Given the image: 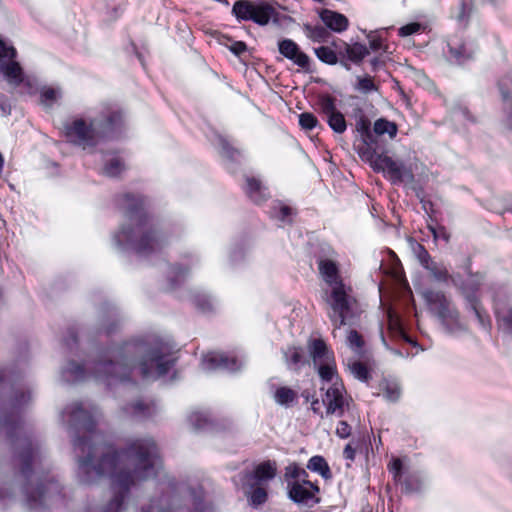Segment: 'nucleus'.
Returning <instances> with one entry per match:
<instances>
[{
  "label": "nucleus",
  "mask_w": 512,
  "mask_h": 512,
  "mask_svg": "<svg viewBox=\"0 0 512 512\" xmlns=\"http://www.w3.org/2000/svg\"><path fill=\"white\" fill-rule=\"evenodd\" d=\"M96 410L82 403H73L62 412V420L90 434L88 439L74 440L78 457L77 475L82 483L90 484L102 477L110 480V499L92 512H124L130 491L139 483L157 478L159 498L152 499L141 512H212L203 503V490L190 489L177 484L162 467L158 448L152 438H136L123 451L98 443L99 434L94 432Z\"/></svg>",
  "instance_id": "obj_1"
},
{
  "label": "nucleus",
  "mask_w": 512,
  "mask_h": 512,
  "mask_svg": "<svg viewBox=\"0 0 512 512\" xmlns=\"http://www.w3.org/2000/svg\"><path fill=\"white\" fill-rule=\"evenodd\" d=\"M18 454L21 464V475L26 481L23 487L26 505L33 510L58 504L61 499V488L54 477L40 471L42 453L38 446L27 439H19Z\"/></svg>",
  "instance_id": "obj_2"
},
{
  "label": "nucleus",
  "mask_w": 512,
  "mask_h": 512,
  "mask_svg": "<svg viewBox=\"0 0 512 512\" xmlns=\"http://www.w3.org/2000/svg\"><path fill=\"white\" fill-rule=\"evenodd\" d=\"M125 216L136 222V227L124 226L118 234V241L125 240L141 255L161 250L167 244V236L151 224L148 212L149 202L142 194L124 193L119 197Z\"/></svg>",
  "instance_id": "obj_3"
},
{
  "label": "nucleus",
  "mask_w": 512,
  "mask_h": 512,
  "mask_svg": "<svg viewBox=\"0 0 512 512\" xmlns=\"http://www.w3.org/2000/svg\"><path fill=\"white\" fill-rule=\"evenodd\" d=\"M175 354H142L137 367H129L124 362L102 360L95 365L91 373L108 386L118 383L124 385L134 373H138L144 380H156L159 378L173 379L175 377Z\"/></svg>",
  "instance_id": "obj_4"
},
{
  "label": "nucleus",
  "mask_w": 512,
  "mask_h": 512,
  "mask_svg": "<svg viewBox=\"0 0 512 512\" xmlns=\"http://www.w3.org/2000/svg\"><path fill=\"white\" fill-rule=\"evenodd\" d=\"M311 356L312 365L322 383L320 389L325 391L322 402L318 399L311 402V410L321 418L324 417V412L327 416L342 417L347 403L344 397L345 389L339 379L335 360L330 354H311Z\"/></svg>",
  "instance_id": "obj_5"
},
{
  "label": "nucleus",
  "mask_w": 512,
  "mask_h": 512,
  "mask_svg": "<svg viewBox=\"0 0 512 512\" xmlns=\"http://www.w3.org/2000/svg\"><path fill=\"white\" fill-rule=\"evenodd\" d=\"M355 129L362 141L360 153L371 163L376 172H382L392 184L411 183L414 181V174L411 167L402 161H396L388 155L375 154V142L372 138L373 126L362 109H358L356 115Z\"/></svg>",
  "instance_id": "obj_6"
},
{
  "label": "nucleus",
  "mask_w": 512,
  "mask_h": 512,
  "mask_svg": "<svg viewBox=\"0 0 512 512\" xmlns=\"http://www.w3.org/2000/svg\"><path fill=\"white\" fill-rule=\"evenodd\" d=\"M317 264L322 279L332 288L328 300L332 310L329 314L330 320L334 328H340L346 324L350 317L354 316L353 310L356 300L347 293L336 261L321 258L317 261Z\"/></svg>",
  "instance_id": "obj_7"
},
{
  "label": "nucleus",
  "mask_w": 512,
  "mask_h": 512,
  "mask_svg": "<svg viewBox=\"0 0 512 512\" xmlns=\"http://www.w3.org/2000/svg\"><path fill=\"white\" fill-rule=\"evenodd\" d=\"M93 119L100 142L118 140L126 131V116L118 106L103 107Z\"/></svg>",
  "instance_id": "obj_8"
},
{
  "label": "nucleus",
  "mask_w": 512,
  "mask_h": 512,
  "mask_svg": "<svg viewBox=\"0 0 512 512\" xmlns=\"http://www.w3.org/2000/svg\"><path fill=\"white\" fill-rule=\"evenodd\" d=\"M231 13L238 22L252 21L259 26H266L271 19L278 16L275 7L265 0H237Z\"/></svg>",
  "instance_id": "obj_9"
},
{
  "label": "nucleus",
  "mask_w": 512,
  "mask_h": 512,
  "mask_svg": "<svg viewBox=\"0 0 512 512\" xmlns=\"http://www.w3.org/2000/svg\"><path fill=\"white\" fill-rule=\"evenodd\" d=\"M63 132L69 143L82 149L95 148L100 143L93 118L89 121L84 118H75L64 124Z\"/></svg>",
  "instance_id": "obj_10"
},
{
  "label": "nucleus",
  "mask_w": 512,
  "mask_h": 512,
  "mask_svg": "<svg viewBox=\"0 0 512 512\" xmlns=\"http://www.w3.org/2000/svg\"><path fill=\"white\" fill-rule=\"evenodd\" d=\"M424 296L430 309L449 331L453 332L462 328L458 310L443 292L427 290Z\"/></svg>",
  "instance_id": "obj_11"
},
{
  "label": "nucleus",
  "mask_w": 512,
  "mask_h": 512,
  "mask_svg": "<svg viewBox=\"0 0 512 512\" xmlns=\"http://www.w3.org/2000/svg\"><path fill=\"white\" fill-rule=\"evenodd\" d=\"M201 368L204 371H226L236 372L240 370L244 361L237 357L236 354H203L201 360Z\"/></svg>",
  "instance_id": "obj_12"
},
{
  "label": "nucleus",
  "mask_w": 512,
  "mask_h": 512,
  "mask_svg": "<svg viewBox=\"0 0 512 512\" xmlns=\"http://www.w3.org/2000/svg\"><path fill=\"white\" fill-rule=\"evenodd\" d=\"M318 492L319 487L310 481H293L287 486L288 498L298 505L312 506L318 503Z\"/></svg>",
  "instance_id": "obj_13"
},
{
  "label": "nucleus",
  "mask_w": 512,
  "mask_h": 512,
  "mask_svg": "<svg viewBox=\"0 0 512 512\" xmlns=\"http://www.w3.org/2000/svg\"><path fill=\"white\" fill-rule=\"evenodd\" d=\"M278 51L286 59L305 72H310V57L301 50L300 46L292 39H282L278 42Z\"/></svg>",
  "instance_id": "obj_14"
},
{
  "label": "nucleus",
  "mask_w": 512,
  "mask_h": 512,
  "mask_svg": "<svg viewBox=\"0 0 512 512\" xmlns=\"http://www.w3.org/2000/svg\"><path fill=\"white\" fill-rule=\"evenodd\" d=\"M346 366L354 378L367 383L372 377L376 363L372 358L366 357L365 354H359L358 357L353 356L347 359Z\"/></svg>",
  "instance_id": "obj_15"
},
{
  "label": "nucleus",
  "mask_w": 512,
  "mask_h": 512,
  "mask_svg": "<svg viewBox=\"0 0 512 512\" xmlns=\"http://www.w3.org/2000/svg\"><path fill=\"white\" fill-rule=\"evenodd\" d=\"M344 49L343 51L339 52L340 55V64L346 68L347 70H350V64L349 61L359 65L363 59L369 55V49L366 45L356 42L353 44H348L346 42H343Z\"/></svg>",
  "instance_id": "obj_16"
},
{
  "label": "nucleus",
  "mask_w": 512,
  "mask_h": 512,
  "mask_svg": "<svg viewBox=\"0 0 512 512\" xmlns=\"http://www.w3.org/2000/svg\"><path fill=\"white\" fill-rule=\"evenodd\" d=\"M398 133V125L394 121H390L384 117L378 118L373 124L372 138L375 142V154L385 155L380 152L381 145L379 137L388 135L389 139H394Z\"/></svg>",
  "instance_id": "obj_17"
},
{
  "label": "nucleus",
  "mask_w": 512,
  "mask_h": 512,
  "mask_svg": "<svg viewBox=\"0 0 512 512\" xmlns=\"http://www.w3.org/2000/svg\"><path fill=\"white\" fill-rule=\"evenodd\" d=\"M319 18L327 29L335 33H342L349 27V20L344 14L328 8L319 11Z\"/></svg>",
  "instance_id": "obj_18"
},
{
  "label": "nucleus",
  "mask_w": 512,
  "mask_h": 512,
  "mask_svg": "<svg viewBox=\"0 0 512 512\" xmlns=\"http://www.w3.org/2000/svg\"><path fill=\"white\" fill-rule=\"evenodd\" d=\"M243 190L246 196L257 205L264 203L269 198L268 189L260 179L253 176L245 177Z\"/></svg>",
  "instance_id": "obj_19"
},
{
  "label": "nucleus",
  "mask_w": 512,
  "mask_h": 512,
  "mask_svg": "<svg viewBox=\"0 0 512 512\" xmlns=\"http://www.w3.org/2000/svg\"><path fill=\"white\" fill-rule=\"evenodd\" d=\"M498 89L504 103L506 125L512 129V76H503L498 81Z\"/></svg>",
  "instance_id": "obj_20"
},
{
  "label": "nucleus",
  "mask_w": 512,
  "mask_h": 512,
  "mask_svg": "<svg viewBox=\"0 0 512 512\" xmlns=\"http://www.w3.org/2000/svg\"><path fill=\"white\" fill-rule=\"evenodd\" d=\"M484 279L485 274L483 272L477 271L475 274L468 277L467 280L463 281L459 285V290L465 297L467 303L480 300L478 297V292L483 284Z\"/></svg>",
  "instance_id": "obj_21"
},
{
  "label": "nucleus",
  "mask_w": 512,
  "mask_h": 512,
  "mask_svg": "<svg viewBox=\"0 0 512 512\" xmlns=\"http://www.w3.org/2000/svg\"><path fill=\"white\" fill-rule=\"evenodd\" d=\"M0 72L5 76L8 84L13 88H18L22 78L25 76L24 70L16 58L0 64Z\"/></svg>",
  "instance_id": "obj_22"
},
{
  "label": "nucleus",
  "mask_w": 512,
  "mask_h": 512,
  "mask_svg": "<svg viewBox=\"0 0 512 512\" xmlns=\"http://www.w3.org/2000/svg\"><path fill=\"white\" fill-rule=\"evenodd\" d=\"M122 412L126 417L142 419L152 416L156 412V406L153 402L145 403L137 400L123 407Z\"/></svg>",
  "instance_id": "obj_23"
},
{
  "label": "nucleus",
  "mask_w": 512,
  "mask_h": 512,
  "mask_svg": "<svg viewBox=\"0 0 512 512\" xmlns=\"http://www.w3.org/2000/svg\"><path fill=\"white\" fill-rule=\"evenodd\" d=\"M88 369L75 361H68L61 370V378L66 383L82 381L87 376Z\"/></svg>",
  "instance_id": "obj_24"
},
{
  "label": "nucleus",
  "mask_w": 512,
  "mask_h": 512,
  "mask_svg": "<svg viewBox=\"0 0 512 512\" xmlns=\"http://www.w3.org/2000/svg\"><path fill=\"white\" fill-rule=\"evenodd\" d=\"M277 466L275 462L265 461L257 465L252 474H247L246 477L254 479L256 483L260 484L272 480L276 476Z\"/></svg>",
  "instance_id": "obj_25"
},
{
  "label": "nucleus",
  "mask_w": 512,
  "mask_h": 512,
  "mask_svg": "<svg viewBox=\"0 0 512 512\" xmlns=\"http://www.w3.org/2000/svg\"><path fill=\"white\" fill-rule=\"evenodd\" d=\"M498 330L512 337V304L505 305L495 311Z\"/></svg>",
  "instance_id": "obj_26"
},
{
  "label": "nucleus",
  "mask_w": 512,
  "mask_h": 512,
  "mask_svg": "<svg viewBox=\"0 0 512 512\" xmlns=\"http://www.w3.org/2000/svg\"><path fill=\"white\" fill-rule=\"evenodd\" d=\"M400 484L406 493H416L422 491L426 481L421 473L415 472L405 475Z\"/></svg>",
  "instance_id": "obj_27"
},
{
  "label": "nucleus",
  "mask_w": 512,
  "mask_h": 512,
  "mask_svg": "<svg viewBox=\"0 0 512 512\" xmlns=\"http://www.w3.org/2000/svg\"><path fill=\"white\" fill-rule=\"evenodd\" d=\"M297 398V392L286 386L277 387L273 393L274 401L284 407L292 406Z\"/></svg>",
  "instance_id": "obj_28"
},
{
  "label": "nucleus",
  "mask_w": 512,
  "mask_h": 512,
  "mask_svg": "<svg viewBox=\"0 0 512 512\" xmlns=\"http://www.w3.org/2000/svg\"><path fill=\"white\" fill-rule=\"evenodd\" d=\"M307 469L318 473L325 480L332 478V473L327 461L320 455L312 456L308 460Z\"/></svg>",
  "instance_id": "obj_29"
},
{
  "label": "nucleus",
  "mask_w": 512,
  "mask_h": 512,
  "mask_svg": "<svg viewBox=\"0 0 512 512\" xmlns=\"http://www.w3.org/2000/svg\"><path fill=\"white\" fill-rule=\"evenodd\" d=\"M126 170V164L123 158L115 156L106 161L102 167V174L110 177L117 178Z\"/></svg>",
  "instance_id": "obj_30"
},
{
  "label": "nucleus",
  "mask_w": 512,
  "mask_h": 512,
  "mask_svg": "<svg viewBox=\"0 0 512 512\" xmlns=\"http://www.w3.org/2000/svg\"><path fill=\"white\" fill-rule=\"evenodd\" d=\"M188 423L195 430H206L212 427V422L207 411L194 410L188 415Z\"/></svg>",
  "instance_id": "obj_31"
},
{
  "label": "nucleus",
  "mask_w": 512,
  "mask_h": 512,
  "mask_svg": "<svg viewBox=\"0 0 512 512\" xmlns=\"http://www.w3.org/2000/svg\"><path fill=\"white\" fill-rule=\"evenodd\" d=\"M38 94L39 103L45 107H52L60 97V91L51 86H43Z\"/></svg>",
  "instance_id": "obj_32"
},
{
  "label": "nucleus",
  "mask_w": 512,
  "mask_h": 512,
  "mask_svg": "<svg viewBox=\"0 0 512 512\" xmlns=\"http://www.w3.org/2000/svg\"><path fill=\"white\" fill-rule=\"evenodd\" d=\"M317 106L319 113L325 118L338 110L336 107V100L330 94L320 95L318 97Z\"/></svg>",
  "instance_id": "obj_33"
},
{
  "label": "nucleus",
  "mask_w": 512,
  "mask_h": 512,
  "mask_svg": "<svg viewBox=\"0 0 512 512\" xmlns=\"http://www.w3.org/2000/svg\"><path fill=\"white\" fill-rule=\"evenodd\" d=\"M425 269L428 270L433 278L438 282L447 283L452 278L448 269L442 263L432 261Z\"/></svg>",
  "instance_id": "obj_34"
},
{
  "label": "nucleus",
  "mask_w": 512,
  "mask_h": 512,
  "mask_svg": "<svg viewBox=\"0 0 512 512\" xmlns=\"http://www.w3.org/2000/svg\"><path fill=\"white\" fill-rule=\"evenodd\" d=\"M307 37L313 42H325L329 36L327 28L321 25H309L304 26Z\"/></svg>",
  "instance_id": "obj_35"
},
{
  "label": "nucleus",
  "mask_w": 512,
  "mask_h": 512,
  "mask_svg": "<svg viewBox=\"0 0 512 512\" xmlns=\"http://www.w3.org/2000/svg\"><path fill=\"white\" fill-rule=\"evenodd\" d=\"M19 88L20 89L18 91V94L21 96H23V95L35 96L38 94L39 89H40L37 79L32 76H27V75H25L22 78Z\"/></svg>",
  "instance_id": "obj_36"
},
{
  "label": "nucleus",
  "mask_w": 512,
  "mask_h": 512,
  "mask_svg": "<svg viewBox=\"0 0 512 512\" xmlns=\"http://www.w3.org/2000/svg\"><path fill=\"white\" fill-rule=\"evenodd\" d=\"M326 121H327V124L329 125V127L335 133L342 134L347 129V123H346L345 117L339 110H337L333 114L329 115L326 118Z\"/></svg>",
  "instance_id": "obj_37"
},
{
  "label": "nucleus",
  "mask_w": 512,
  "mask_h": 512,
  "mask_svg": "<svg viewBox=\"0 0 512 512\" xmlns=\"http://www.w3.org/2000/svg\"><path fill=\"white\" fill-rule=\"evenodd\" d=\"M192 302L197 310L203 314H209L214 311V304L210 297L204 293H196L192 298Z\"/></svg>",
  "instance_id": "obj_38"
},
{
  "label": "nucleus",
  "mask_w": 512,
  "mask_h": 512,
  "mask_svg": "<svg viewBox=\"0 0 512 512\" xmlns=\"http://www.w3.org/2000/svg\"><path fill=\"white\" fill-rule=\"evenodd\" d=\"M468 307H469V309H471L474 312L479 323L484 328L490 327V325H491L490 316H489L488 312L484 309L480 300L469 302Z\"/></svg>",
  "instance_id": "obj_39"
},
{
  "label": "nucleus",
  "mask_w": 512,
  "mask_h": 512,
  "mask_svg": "<svg viewBox=\"0 0 512 512\" xmlns=\"http://www.w3.org/2000/svg\"><path fill=\"white\" fill-rule=\"evenodd\" d=\"M314 53L317 58L328 65H335L338 63V55L337 53L328 46H320L314 48Z\"/></svg>",
  "instance_id": "obj_40"
},
{
  "label": "nucleus",
  "mask_w": 512,
  "mask_h": 512,
  "mask_svg": "<svg viewBox=\"0 0 512 512\" xmlns=\"http://www.w3.org/2000/svg\"><path fill=\"white\" fill-rule=\"evenodd\" d=\"M384 397L391 402L400 398L401 389L397 381L385 380L381 384Z\"/></svg>",
  "instance_id": "obj_41"
},
{
  "label": "nucleus",
  "mask_w": 512,
  "mask_h": 512,
  "mask_svg": "<svg viewBox=\"0 0 512 512\" xmlns=\"http://www.w3.org/2000/svg\"><path fill=\"white\" fill-rule=\"evenodd\" d=\"M355 89L361 93L368 94L378 90V85L370 75L357 77Z\"/></svg>",
  "instance_id": "obj_42"
},
{
  "label": "nucleus",
  "mask_w": 512,
  "mask_h": 512,
  "mask_svg": "<svg viewBox=\"0 0 512 512\" xmlns=\"http://www.w3.org/2000/svg\"><path fill=\"white\" fill-rule=\"evenodd\" d=\"M299 125L303 130L312 131L320 124L313 113L303 112L299 115Z\"/></svg>",
  "instance_id": "obj_43"
},
{
  "label": "nucleus",
  "mask_w": 512,
  "mask_h": 512,
  "mask_svg": "<svg viewBox=\"0 0 512 512\" xmlns=\"http://www.w3.org/2000/svg\"><path fill=\"white\" fill-rule=\"evenodd\" d=\"M286 364L290 370L298 371L307 362L305 354H285Z\"/></svg>",
  "instance_id": "obj_44"
},
{
  "label": "nucleus",
  "mask_w": 512,
  "mask_h": 512,
  "mask_svg": "<svg viewBox=\"0 0 512 512\" xmlns=\"http://www.w3.org/2000/svg\"><path fill=\"white\" fill-rule=\"evenodd\" d=\"M17 58V50L11 45L0 39V64L2 62L10 61V59Z\"/></svg>",
  "instance_id": "obj_45"
},
{
  "label": "nucleus",
  "mask_w": 512,
  "mask_h": 512,
  "mask_svg": "<svg viewBox=\"0 0 512 512\" xmlns=\"http://www.w3.org/2000/svg\"><path fill=\"white\" fill-rule=\"evenodd\" d=\"M307 352L321 353L327 352V345L321 337L311 336L307 342Z\"/></svg>",
  "instance_id": "obj_46"
},
{
  "label": "nucleus",
  "mask_w": 512,
  "mask_h": 512,
  "mask_svg": "<svg viewBox=\"0 0 512 512\" xmlns=\"http://www.w3.org/2000/svg\"><path fill=\"white\" fill-rule=\"evenodd\" d=\"M249 500L252 505L258 506L266 502L267 492L262 487L254 488L249 494Z\"/></svg>",
  "instance_id": "obj_47"
},
{
  "label": "nucleus",
  "mask_w": 512,
  "mask_h": 512,
  "mask_svg": "<svg viewBox=\"0 0 512 512\" xmlns=\"http://www.w3.org/2000/svg\"><path fill=\"white\" fill-rule=\"evenodd\" d=\"M220 147L223 155L231 160H234L240 155V150L234 147L227 139H220Z\"/></svg>",
  "instance_id": "obj_48"
},
{
  "label": "nucleus",
  "mask_w": 512,
  "mask_h": 512,
  "mask_svg": "<svg viewBox=\"0 0 512 512\" xmlns=\"http://www.w3.org/2000/svg\"><path fill=\"white\" fill-rule=\"evenodd\" d=\"M415 253H416L418 261L420 262V264L422 265L423 268L428 267V265L433 261L428 250L422 244H417V246L415 248Z\"/></svg>",
  "instance_id": "obj_49"
},
{
  "label": "nucleus",
  "mask_w": 512,
  "mask_h": 512,
  "mask_svg": "<svg viewBox=\"0 0 512 512\" xmlns=\"http://www.w3.org/2000/svg\"><path fill=\"white\" fill-rule=\"evenodd\" d=\"M473 10V0H461L459 13L457 15L458 21H467Z\"/></svg>",
  "instance_id": "obj_50"
},
{
  "label": "nucleus",
  "mask_w": 512,
  "mask_h": 512,
  "mask_svg": "<svg viewBox=\"0 0 512 512\" xmlns=\"http://www.w3.org/2000/svg\"><path fill=\"white\" fill-rule=\"evenodd\" d=\"M402 467L403 464L399 458H394L388 467L389 472L393 475L394 480L399 483L403 481Z\"/></svg>",
  "instance_id": "obj_51"
},
{
  "label": "nucleus",
  "mask_w": 512,
  "mask_h": 512,
  "mask_svg": "<svg viewBox=\"0 0 512 512\" xmlns=\"http://www.w3.org/2000/svg\"><path fill=\"white\" fill-rule=\"evenodd\" d=\"M346 339L352 349H361L364 345L362 335L356 330H350Z\"/></svg>",
  "instance_id": "obj_52"
},
{
  "label": "nucleus",
  "mask_w": 512,
  "mask_h": 512,
  "mask_svg": "<svg viewBox=\"0 0 512 512\" xmlns=\"http://www.w3.org/2000/svg\"><path fill=\"white\" fill-rule=\"evenodd\" d=\"M421 30V24L418 22L408 23L399 28L398 34L402 37H407L418 33Z\"/></svg>",
  "instance_id": "obj_53"
},
{
  "label": "nucleus",
  "mask_w": 512,
  "mask_h": 512,
  "mask_svg": "<svg viewBox=\"0 0 512 512\" xmlns=\"http://www.w3.org/2000/svg\"><path fill=\"white\" fill-rule=\"evenodd\" d=\"M427 228L432 233L435 240H437L438 238H441V239L445 240L446 242L449 241L450 234L448 233L447 229L444 226L435 227L433 225L428 224Z\"/></svg>",
  "instance_id": "obj_54"
},
{
  "label": "nucleus",
  "mask_w": 512,
  "mask_h": 512,
  "mask_svg": "<svg viewBox=\"0 0 512 512\" xmlns=\"http://www.w3.org/2000/svg\"><path fill=\"white\" fill-rule=\"evenodd\" d=\"M300 466L296 463H291L285 468L284 478L287 482L299 481L298 473Z\"/></svg>",
  "instance_id": "obj_55"
},
{
  "label": "nucleus",
  "mask_w": 512,
  "mask_h": 512,
  "mask_svg": "<svg viewBox=\"0 0 512 512\" xmlns=\"http://www.w3.org/2000/svg\"><path fill=\"white\" fill-rule=\"evenodd\" d=\"M228 48L237 57H240L248 49L247 44L244 41H233Z\"/></svg>",
  "instance_id": "obj_56"
},
{
  "label": "nucleus",
  "mask_w": 512,
  "mask_h": 512,
  "mask_svg": "<svg viewBox=\"0 0 512 512\" xmlns=\"http://www.w3.org/2000/svg\"><path fill=\"white\" fill-rule=\"evenodd\" d=\"M0 111L3 116H9L12 111L11 101L3 93H0Z\"/></svg>",
  "instance_id": "obj_57"
},
{
  "label": "nucleus",
  "mask_w": 512,
  "mask_h": 512,
  "mask_svg": "<svg viewBox=\"0 0 512 512\" xmlns=\"http://www.w3.org/2000/svg\"><path fill=\"white\" fill-rule=\"evenodd\" d=\"M336 435L342 439L351 435V426L346 421H340L336 427Z\"/></svg>",
  "instance_id": "obj_58"
},
{
  "label": "nucleus",
  "mask_w": 512,
  "mask_h": 512,
  "mask_svg": "<svg viewBox=\"0 0 512 512\" xmlns=\"http://www.w3.org/2000/svg\"><path fill=\"white\" fill-rule=\"evenodd\" d=\"M188 272H189V269L187 267H183L178 264L171 266V273L175 277H180V278L184 279L187 276Z\"/></svg>",
  "instance_id": "obj_59"
},
{
  "label": "nucleus",
  "mask_w": 512,
  "mask_h": 512,
  "mask_svg": "<svg viewBox=\"0 0 512 512\" xmlns=\"http://www.w3.org/2000/svg\"><path fill=\"white\" fill-rule=\"evenodd\" d=\"M383 41L380 36H369V48L373 51L382 49Z\"/></svg>",
  "instance_id": "obj_60"
},
{
  "label": "nucleus",
  "mask_w": 512,
  "mask_h": 512,
  "mask_svg": "<svg viewBox=\"0 0 512 512\" xmlns=\"http://www.w3.org/2000/svg\"><path fill=\"white\" fill-rule=\"evenodd\" d=\"M66 343L70 349H73L74 345L78 343V334L74 328L68 330V337L66 339Z\"/></svg>",
  "instance_id": "obj_61"
},
{
  "label": "nucleus",
  "mask_w": 512,
  "mask_h": 512,
  "mask_svg": "<svg viewBox=\"0 0 512 512\" xmlns=\"http://www.w3.org/2000/svg\"><path fill=\"white\" fill-rule=\"evenodd\" d=\"M355 449L351 444H347L343 451V456L346 460L353 461L355 459Z\"/></svg>",
  "instance_id": "obj_62"
},
{
  "label": "nucleus",
  "mask_w": 512,
  "mask_h": 512,
  "mask_svg": "<svg viewBox=\"0 0 512 512\" xmlns=\"http://www.w3.org/2000/svg\"><path fill=\"white\" fill-rule=\"evenodd\" d=\"M371 69L373 72H377L381 67L385 65L384 61L379 57H374L370 60Z\"/></svg>",
  "instance_id": "obj_63"
},
{
  "label": "nucleus",
  "mask_w": 512,
  "mask_h": 512,
  "mask_svg": "<svg viewBox=\"0 0 512 512\" xmlns=\"http://www.w3.org/2000/svg\"><path fill=\"white\" fill-rule=\"evenodd\" d=\"M292 214V209L287 205H282L279 210V217L281 220H285Z\"/></svg>",
  "instance_id": "obj_64"
}]
</instances>
